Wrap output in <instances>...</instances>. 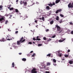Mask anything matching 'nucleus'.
Masks as SVG:
<instances>
[{"instance_id": "50", "label": "nucleus", "mask_w": 73, "mask_h": 73, "mask_svg": "<svg viewBox=\"0 0 73 73\" xmlns=\"http://www.w3.org/2000/svg\"><path fill=\"white\" fill-rule=\"evenodd\" d=\"M19 54H20V55H21V54H22V53H19Z\"/></svg>"}, {"instance_id": "24", "label": "nucleus", "mask_w": 73, "mask_h": 73, "mask_svg": "<svg viewBox=\"0 0 73 73\" xmlns=\"http://www.w3.org/2000/svg\"><path fill=\"white\" fill-rule=\"evenodd\" d=\"M53 61H54V63L56 62V60L54 58L53 59Z\"/></svg>"}, {"instance_id": "30", "label": "nucleus", "mask_w": 73, "mask_h": 73, "mask_svg": "<svg viewBox=\"0 0 73 73\" xmlns=\"http://www.w3.org/2000/svg\"><path fill=\"white\" fill-rule=\"evenodd\" d=\"M42 45V44H38V46H41Z\"/></svg>"}, {"instance_id": "4", "label": "nucleus", "mask_w": 73, "mask_h": 73, "mask_svg": "<svg viewBox=\"0 0 73 73\" xmlns=\"http://www.w3.org/2000/svg\"><path fill=\"white\" fill-rule=\"evenodd\" d=\"M36 69L35 68H33V69L31 70V72L32 73H36L37 71H36Z\"/></svg>"}, {"instance_id": "61", "label": "nucleus", "mask_w": 73, "mask_h": 73, "mask_svg": "<svg viewBox=\"0 0 73 73\" xmlns=\"http://www.w3.org/2000/svg\"><path fill=\"white\" fill-rule=\"evenodd\" d=\"M33 42V44H35V42Z\"/></svg>"}, {"instance_id": "44", "label": "nucleus", "mask_w": 73, "mask_h": 73, "mask_svg": "<svg viewBox=\"0 0 73 73\" xmlns=\"http://www.w3.org/2000/svg\"><path fill=\"white\" fill-rule=\"evenodd\" d=\"M29 44H32V42H29Z\"/></svg>"}, {"instance_id": "35", "label": "nucleus", "mask_w": 73, "mask_h": 73, "mask_svg": "<svg viewBox=\"0 0 73 73\" xmlns=\"http://www.w3.org/2000/svg\"><path fill=\"white\" fill-rule=\"evenodd\" d=\"M12 40V38H7V40Z\"/></svg>"}, {"instance_id": "2", "label": "nucleus", "mask_w": 73, "mask_h": 73, "mask_svg": "<svg viewBox=\"0 0 73 73\" xmlns=\"http://www.w3.org/2000/svg\"><path fill=\"white\" fill-rule=\"evenodd\" d=\"M55 27H56L57 28V30L58 31H60V32H59V33H61V32H62V30H61V31H60V28L59 26H58V25H55Z\"/></svg>"}, {"instance_id": "17", "label": "nucleus", "mask_w": 73, "mask_h": 73, "mask_svg": "<svg viewBox=\"0 0 73 73\" xmlns=\"http://www.w3.org/2000/svg\"><path fill=\"white\" fill-rule=\"evenodd\" d=\"M54 22V20H52V21H51L50 22V24H52Z\"/></svg>"}, {"instance_id": "23", "label": "nucleus", "mask_w": 73, "mask_h": 73, "mask_svg": "<svg viewBox=\"0 0 73 73\" xmlns=\"http://www.w3.org/2000/svg\"><path fill=\"white\" fill-rule=\"evenodd\" d=\"M64 56L65 57H68L69 56V55L68 54H65Z\"/></svg>"}, {"instance_id": "7", "label": "nucleus", "mask_w": 73, "mask_h": 73, "mask_svg": "<svg viewBox=\"0 0 73 73\" xmlns=\"http://www.w3.org/2000/svg\"><path fill=\"white\" fill-rule=\"evenodd\" d=\"M6 41V39H5L4 38H3L2 39H1L0 40V41Z\"/></svg>"}, {"instance_id": "57", "label": "nucleus", "mask_w": 73, "mask_h": 73, "mask_svg": "<svg viewBox=\"0 0 73 73\" xmlns=\"http://www.w3.org/2000/svg\"><path fill=\"white\" fill-rule=\"evenodd\" d=\"M12 16H13L12 15H10V17H12Z\"/></svg>"}, {"instance_id": "3", "label": "nucleus", "mask_w": 73, "mask_h": 73, "mask_svg": "<svg viewBox=\"0 0 73 73\" xmlns=\"http://www.w3.org/2000/svg\"><path fill=\"white\" fill-rule=\"evenodd\" d=\"M68 8H73V3H72V4L70 3L68 5Z\"/></svg>"}, {"instance_id": "54", "label": "nucleus", "mask_w": 73, "mask_h": 73, "mask_svg": "<svg viewBox=\"0 0 73 73\" xmlns=\"http://www.w3.org/2000/svg\"><path fill=\"white\" fill-rule=\"evenodd\" d=\"M33 51H31V52H30V53H33Z\"/></svg>"}, {"instance_id": "31", "label": "nucleus", "mask_w": 73, "mask_h": 73, "mask_svg": "<svg viewBox=\"0 0 73 73\" xmlns=\"http://www.w3.org/2000/svg\"><path fill=\"white\" fill-rule=\"evenodd\" d=\"M42 20H43V21H44L45 19L44 17H42Z\"/></svg>"}, {"instance_id": "62", "label": "nucleus", "mask_w": 73, "mask_h": 73, "mask_svg": "<svg viewBox=\"0 0 73 73\" xmlns=\"http://www.w3.org/2000/svg\"><path fill=\"white\" fill-rule=\"evenodd\" d=\"M21 28H23V27H21Z\"/></svg>"}, {"instance_id": "39", "label": "nucleus", "mask_w": 73, "mask_h": 73, "mask_svg": "<svg viewBox=\"0 0 73 73\" xmlns=\"http://www.w3.org/2000/svg\"><path fill=\"white\" fill-rule=\"evenodd\" d=\"M56 36V35H54L52 36V38H54Z\"/></svg>"}, {"instance_id": "40", "label": "nucleus", "mask_w": 73, "mask_h": 73, "mask_svg": "<svg viewBox=\"0 0 73 73\" xmlns=\"http://www.w3.org/2000/svg\"><path fill=\"white\" fill-rule=\"evenodd\" d=\"M53 64L55 66H56V65H57V64H56V62L54 63Z\"/></svg>"}, {"instance_id": "42", "label": "nucleus", "mask_w": 73, "mask_h": 73, "mask_svg": "<svg viewBox=\"0 0 73 73\" xmlns=\"http://www.w3.org/2000/svg\"><path fill=\"white\" fill-rule=\"evenodd\" d=\"M70 49H68L67 52H70Z\"/></svg>"}, {"instance_id": "29", "label": "nucleus", "mask_w": 73, "mask_h": 73, "mask_svg": "<svg viewBox=\"0 0 73 73\" xmlns=\"http://www.w3.org/2000/svg\"><path fill=\"white\" fill-rule=\"evenodd\" d=\"M14 9V8H11L10 9V11H12Z\"/></svg>"}, {"instance_id": "33", "label": "nucleus", "mask_w": 73, "mask_h": 73, "mask_svg": "<svg viewBox=\"0 0 73 73\" xmlns=\"http://www.w3.org/2000/svg\"><path fill=\"white\" fill-rule=\"evenodd\" d=\"M35 53H34L33 54H32V57H34V56H35Z\"/></svg>"}, {"instance_id": "47", "label": "nucleus", "mask_w": 73, "mask_h": 73, "mask_svg": "<svg viewBox=\"0 0 73 73\" xmlns=\"http://www.w3.org/2000/svg\"><path fill=\"white\" fill-rule=\"evenodd\" d=\"M18 33V31H16L15 32V33H16V34H17Z\"/></svg>"}, {"instance_id": "53", "label": "nucleus", "mask_w": 73, "mask_h": 73, "mask_svg": "<svg viewBox=\"0 0 73 73\" xmlns=\"http://www.w3.org/2000/svg\"><path fill=\"white\" fill-rule=\"evenodd\" d=\"M8 30L10 32L11 31V30H10V29H8Z\"/></svg>"}, {"instance_id": "11", "label": "nucleus", "mask_w": 73, "mask_h": 73, "mask_svg": "<svg viewBox=\"0 0 73 73\" xmlns=\"http://www.w3.org/2000/svg\"><path fill=\"white\" fill-rule=\"evenodd\" d=\"M69 63L70 64H73V61H72V60H70V61H69Z\"/></svg>"}, {"instance_id": "60", "label": "nucleus", "mask_w": 73, "mask_h": 73, "mask_svg": "<svg viewBox=\"0 0 73 73\" xmlns=\"http://www.w3.org/2000/svg\"><path fill=\"white\" fill-rule=\"evenodd\" d=\"M18 29H16V31H17L18 30Z\"/></svg>"}, {"instance_id": "1", "label": "nucleus", "mask_w": 73, "mask_h": 73, "mask_svg": "<svg viewBox=\"0 0 73 73\" xmlns=\"http://www.w3.org/2000/svg\"><path fill=\"white\" fill-rule=\"evenodd\" d=\"M24 37H22L21 39L19 41H17V45H20L21 43L25 41V39H24Z\"/></svg>"}, {"instance_id": "32", "label": "nucleus", "mask_w": 73, "mask_h": 73, "mask_svg": "<svg viewBox=\"0 0 73 73\" xmlns=\"http://www.w3.org/2000/svg\"><path fill=\"white\" fill-rule=\"evenodd\" d=\"M46 38L45 37H43V39L44 40H46Z\"/></svg>"}, {"instance_id": "48", "label": "nucleus", "mask_w": 73, "mask_h": 73, "mask_svg": "<svg viewBox=\"0 0 73 73\" xmlns=\"http://www.w3.org/2000/svg\"><path fill=\"white\" fill-rule=\"evenodd\" d=\"M70 24L71 25H72L73 24L72 23V22H71L70 23Z\"/></svg>"}, {"instance_id": "25", "label": "nucleus", "mask_w": 73, "mask_h": 73, "mask_svg": "<svg viewBox=\"0 0 73 73\" xmlns=\"http://www.w3.org/2000/svg\"><path fill=\"white\" fill-rule=\"evenodd\" d=\"M11 7V5H9V7H8V9H9V10H10V9H11L10 8Z\"/></svg>"}, {"instance_id": "18", "label": "nucleus", "mask_w": 73, "mask_h": 73, "mask_svg": "<svg viewBox=\"0 0 73 73\" xmlns=\"http://www.w3.org/2000/svg\"><path fill=\"white\" fill-rule=\"evenodd\" d=\"M3 6L2 5H0V10H2Z\"/></svg>"}, {"instance_id": "27", "label": "nucleus", "mask_w": 73, "mask_h": 73, "mask_svg": "<svg viewBox=\"0 0 73 73\" xmlns=\"http://www.w3.org/2000/svg\"><path fill=\"white\" fill-rule=\"evenodd\" d=\"M60 16L62 17H63L64 16L63 15L60 14Z\"/></svg>"}, {"instance_id": "63", "label": "nucleus", "mask_w": 73, "mask_h": 73, "mask_svg": "<svg viewBox=\"0 0 73 73\" xmlns=\"http://www.w3.org/2000/svg\"><path fill=\"white\" fill-rule=\"evenodd\" d=\"M44 13H42V14H44Z\"/></svg>"}, {"instance_id": "21", "label": "nucleus", "mask_w": 73, "mask_h": 73, "mask_svg": "<svg viewBox=\"0 0 73 73\" xmlns=\"http://www.w3.org/2000/svg\"><path fill=\"white\" fill-rule=\"evenodd\" d=\"M22 60L23 61H26V60H26V58H22Z\"/></svg>"}, {"instance_id": "8", "label": "nucleus", "mask_w": 73, "mask_h": 73, "mask_svg": "<svg viewBox=\"0 0 73 73\" xmlns=\"http://www.w3.org/2000/svg\"><path fill=\"white\" fill-rule=\"evenodd\" d=\"M22 3L23 4H24V6H27V2H24V1H23V2H22Z\"/></svg>"}, {"instance_id": "36", "label": "nucleus", "mask_w": 73, "mask_h": 73, "mask_svg": "<svg viewBox=\"0 0 73 73\" xmlns=\"http://www.w3.org/2000/svg\"><path fill=\"white\" fill-rule=\"evenodd\" d=\"M45 73H50V72H49V71H46Z\"/></svg>"}, {"instance_id": "19", "label": "nucleus", "mask_w": 73, "mask_h": 73, "mask_svg": "<svg viewBox=\"0 0 73 73\" xmlns=\"http://www.w3.org/2000/svg\"><path fill=\"white\" fill-rule=\"evenodd\" d=\"M56 19L57 21H58L59 20V17L58 16H56Z\"/></svg>"}, {"instance_id": "6", "label": "nucleus", "mask_w": 73, "mask_h": 73, "mask_svg": "<svg viewBox=\"0 0 73 73\" xmlns=\"http://www.w3.org/2000/svg\"><path fill=\"white\" fill-rule=\"evenodd\" d=\"M4 20V19L3 16L0 15V21H3Z\"/></svg>"}, {"instance_id": "46", "label": "nucleus", "mask_w": 73, "mask_h": 73, "mask_svg": "<svg viewBox=\"0 0 73 73\" xmlns=\"http://www.w3.org/2000/svg\"><path fill=\"white\" fill-rule=\"evenodd\" d=\"M35 22L36 23V24H37V20H35Z\"/></svg>"}, {"instance_id": "26", "label": "nucleus", "mask_w": 73, "mask_h": 73, "mask_svg": "<svg viewBox=\"0 0 73 73\" xmlns=\"http://www.w3.org/2000/svg\"><path fill=\"white\" fill-rule=\"evenodd\" d=\"M51 54H48L47 55V56H48V57H50Z\"/></svg>"}, {"instance_id": "41", "label": "nucleus", "mask_w": 73, "mask_h": 73, "mask_svg": "<svg viewBox=\"0 0 73 73\" xmlns=\"http://www.w3.org/2000/svg\"><path fill=\"white\" fill-rule=\"evenodd\" d=\"M58 56H59L60 57H61V56H62V54H58Z\"/></svg>"}, {"instance_id": "28", "label": "nucleus", "mask_w": 73, "mask_h": 73, "mask_svg": "<svg viewBox=\"0 0 73 73\" xmlns=\"http://www.w3.org/2000/svg\"><path fill=\"white\" fill-rule=\"evenodd\" d=\"M59 22L60 23H62V20H60L59 21Z\"/></svg>"}, {"instance_id": "45", "label": "nucleus", "mask_w": 73, "mask_h": 73, "mask_svg": "<svg viewBox=\"0 0 73 73\" xmlns=\"http://www.w3.org/2000/svg\"><path fill=\"white\" fill-rule=\"evenodd\" d=\"M33 40H36V38H33Z\"/></svg>"}, {"instance_id": "37", "label": "nucleus", "mask_w": 73, "mask_h": 73, "mask_svg": "<svg viewBox=\"0 0 73 73\" xmlns=\"http://www.w3.org/2000/svg\"><path fill=\"white\" fill-rule=\"evenodd\" d=\"M55 3H52V6L53 5H55Z\"/></svg>"}, {"instance_id": "16", "label": "nucleus", "mask_w": 73, "mask_h": 73, "mask_svg": "<svg viewBox=\"0 0 73 73\" xmlns=\"http://www.w3.org/2000/svg\"><path fill=\"white\" fill-rule=\"evenodd\" d=\"M12 67H14L15 66V63L14 62H13L12 64Z\"/></svg>"}, {"instance_id": "15", "label": "nucleus", "mask_w": 73, "mask_h": 73, "mask_svg": "<svg viewBox=\"0 0 73 73\" xmlns=\"http://www.w3.org/2000/svg\"><path fill=\"white\" fill-rule=\"evenodd\" d=\"M65 40V38H64V39H62V40H59V42H63L64 41V40Z\"/></svg>"}, {"instance_id": "43", "label": "nucleus", "mask_w": 73, "mask_h": 73, "mask_svg": "<svg viewBox=\"0 0 73 73\" xmlns=\"http://www.w3.org/2000/svg\"><path fill=\"white\" fill-rule=\"evenodd\" d=\"M41 39L40 38H38V39H36V40H38V41H39V40H40Z\"/></svg>"}, {"instance_id": "56", "label": "nucleus", "mask_w": 73, "mask_h": 73, "mask_svg": "<svg viewBox=\"0 0 73 73\" xmlns=\"http://www.w3.org/2000/svg\"><path fill=\"white\" fill-rule=\"evenodd\" d=\"M19 1V0H16V2H17Z\"/></svg>"}, {"instance_id": "38", "label": "nucleus", "mask_w": 73, "mask_h": 73, "mask_svg": "<svg viewBox=\"0 0 73 73\" xmlns=\"http://www.w3.org/2000/svg\"><path fill=\"white\" fill-rule=\"evenodd\" d=\"M8 21L7 20V21H6L5 24H7V23H8Z\"/></svg>"}, {"instance_id": "13", "label": "nucleus", "mask_w": 73, "mask_h": 73, "mask_svg": "<svg viewBox=\"0 0 73 73\" xmlns=\"http://www.w3.org/2000/svg\"><path fill=\"white\" fill-rule=\"evenodd\" d=\"M60 0H56L55 1V3L56 4H57L60 1Z\"/></svg>"}, {"instance_id": "59", "label": "nucleus", "mask_w": 73, "mask_h": 73, "mask_svg": "<svg viewBox=\"0 0 73 73\" xmlns=\"http://www.w3.org/2000/svg\"><path fill=\"white\" fill-rule=\"evenodd\" d=\"M21 2H22V1H21V5L22 4L21 3Z\"/></svg>"}, {"instance_id": "51", "label": "nucleus", "mask_w": 73, "mask_h": 73, "mask_svg": "<svg viewBox=\"0 0 73 73\" xmlns=\"http://www.w3.org/2000/svg\"><path fill=\"white\" fill-rule=\"evenodd\" d=\"M27 56H30V54H28Z\"/></svg>"}, {"instance_id": "58", "label": "nucleus", "mask_w": 73, "mask_h": 73, "mask_svg": "<svg viewBox=\"0 0 73 73\" xmlns=\"http://www.w3.org/2000/svg\"><path fill=\"white\" fill-rule=\"evenodd\" d=\"M62 60H65V59H64L63 58V59H62Z\"/></svg>"}, {"instance_id": "34", "label": "nucleus", "mask_w": 73, "mask_h": 73, "mask_svg": "<svg viewBox=\"0 0 73 73\" xmlns=\"http://www.w3.org/2000/svg\"><path fill=\"white\" fill-rule=\"evenodd\" d=\"M51 38H49L47 40V41H51Z\"/></svg>"}, {"instance_id": "9", "label": "nucleus", "mask_w": 73, "mask_h": 73, "mask_svg": "<svg viewBox=\"0 0 73 73\" xmlns=\"http://www.w3.org/2000/svg\"><path fill=\"white\" fill-rule=\"evenodd\" d=\"M16 43H14L13 44V47H16L17 46H16Z\"/></svg>"}, {"instance_id": "12", "label": "nucleus", "mask_w": 73, "mask_h": 73, "mask_svg": "<svg viewBox=\"0 0 73 73\" xmlns=\"http://www.w3.org/2000/svg\"><path fill=\"white\" fill-rule=\"evenodd\" d=\"M51 62H47L46 65L47 66H48V65H51Z\"/></svg>"}, {"instance_id": "14", "label": "nucleus", "mask_w": 73, "mask_h": 73, "mask_svg": "<svg viewBox=\"0 0 73 73\" xmlns=\"http://www.w3.org/2000/svg\"><path fill=\"white\" fill-rule=\"evenodd\" d=\"M48 5L50 7H52V6H53V5L52 4V3H51V4H50H50H48Z\"/></svg>"}, {"instance_id": "20", "label": "nucleus", "mask_w": 73, "mask_h": 73, "mask_svg": "<svg viewBox=\"0 0 73 73\" xmlns=\"http://www.w3.org/2000/svg\"><path fill=\"white\" fill-rule=\"evenodd\" d=\"M24 19L23 18V20H24L25 19H26V18H27L28 17V16H27V15H25V16H24Z\"/></svg>"}, {"instance_id": "49", "label": "nucleus", "mask_w": 73, "mask_h": 73, "mask_svg": "<svg viewBox=\"0 0 73 73\" xmlns=\"http://www.w3.org/2000/svg\"><path fill=\"white\" fill-rule=\"evenodd\" d=\"M49 30L48 29H46V32H48V31H49Z\"/></svg>"}, {"instance_id": "64", "label": "nucleus", "mask_w": 73, "mask_h": 73, "mask_svg": "<svg viewBox=\"0 0 73 73\" xmlns=\"http://www.w3.org/2000/svg\"><path fill=\"white\" fill-rule=\"evenodd\" d=\"M9 19H11V17H9Z\"/></svg>"}, {"instance_id": "5", "label": "nucleus", "mask_w": 73, "mask_h": 73, "mask_svg": "<svg viewBox=\"0 0 73 73\" xmlns=\"http://www.w3.org/2000/svg\"><path fill=\"white\" fill-rule=\"evenodd\" d=\"M62 10L61 9H60L57 10V11H56L55 13L56 14H57V13H58L59 12H62Z\"/></svg>"}, {"instance_id": "55", "label": "nucleus", "mask_w": 73, "mask_h": 73, "mask_svg": "<svg viewBox=\"0 0 73 73\" xmlns=\"http://www.w3.org/2000/svg\"><path fill=\"white\" fill-rule=\"evenodd\" d=\"M38 37H39L38 36H37L36 39H38Z\"/></svg>"}, {"instance_id": "52", "label": "nucleus", "mask_w": 73, "mask_h": 73, "mask_svg": "<svg viewBox=\"0 0 73 73\" xmlns=\"http://www.w3.org/2000/svg\"><path fill=\"white\" fill-rule=\"evenodd\" d=\"M71 34H73V31H72L71 32Z\"/></svg>"}, {"instance_id": "22", "label": "nucleus", "mask_w": 73, "mask_h": 73, "mask_svg": "<svg viewBox=\"0 0 73 73\" xmlns=\"http://www.w3.org/2000/svg\"><path fill=\"white\" fill-rule=\"evenodd\" d=\"M15 10L16 13H18L19 12V11L17 9H15Z\"/></svg>"}, {"instance_id": "10", "label": "nucleus", "mask_w": 73, "mask_h": 73, "mask_svg": "<svg viewBox=\"0 0 73 73\" xmlns=\"http://www.w3.org/2000/svg\"><path fill=\"white\" fill-rule=\"evenodd\" d=\"M46 9H47V10H50V7H49V6H47L46 7Z\"/></svg>"}]
</instances>
